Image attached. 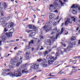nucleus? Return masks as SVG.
<instances>
[{
    "instance_id": "f257e3e1",
    "label": "nucleus",
    "mask_w": 80,
    "mask_h": 80,
    "mask_svg": "<svg viewBox=\"0 0 80 80\" xmlns=\"http://www.w3.org/2000/svg\"><path fill=\"white\" fill-rule=\"evenodd\" d=\"M5 31L3 32L2 35H3V36H1L0 37V38L2 39V41L3 42H5V40H6L7 39V37L5 36L6 35L7 37H12V33H13V32H5Z\"/></svg>"
},
{
    "instance_id": "f03ea898",
    "label": "nucleus",
    "mask_w": 80,
    "mask_h": 80,
    "mask_svg": "<svg viewBox=\"0 0 80 80\" xmlns=\"http://www.w3.org/2000/svg\"><path fill=\"white\" fill-rule=\"evenodd\" d=\"M10 75V77H12V78L16 77H21L22 73L20 71H19V69H18V71L14 72V73H12V72H10L6 74V75Z\"/></svg>"
},
{
    "instance_id": "7ed1b4c3",
    "label": "nucleus",
    "mask_w": 80,
    "mask_h": 80,
    "mask_svg": "<svg viewBox=\"0 0 80 80\" xmlns=\"http://www.w3.org/2000/svg\"><path fill=\"white\" fill-rule=\"evenodd\" d=\"M64 30V29H63V28H62L61 32H59V31H60V29H58L56 31V33H57V32L58 33L57 34V35H53L52 36V37H50L51 38V40H52V42H54V41H55V38L56 39H57V37H58V36H59L60 35H61V34H62V33H63V32Z\"/></svg>"
},
{
    "instance_id": "20e7f679",
    "label": "nucleus",
    "mask_w": 80,
    "mask_h": 80,
    "mask_svg": "<svg viewBox=\"0 0 80 80\" xmlns=\"http://www.w3.org/2000/svg\"><path fill=\"white\" fill-rule=\"evenodd\" d=\"M51 23H49V21L48 22V23L47 24L44 25L43 27H42V28L41 29V34H42V33H43V31H44V30H45L47 29V28H48V27H49Z\"/></svg>"
},
{
    "instance_id": "39448f33",
    "label": "nucleus",
    "mask_w": 80,
    "mask_h": 80,
    "mask_svg": "<svg viewBox=\"0 0 80 80\" xmlns=\"http://www.w3.org/2000/svg\"><path fill=\"white\" fill-rule=\"evenodd\" d=\"M39 66V64L37 65L36 63L34 64L32 66H31L30 67V68L29 69L30 71L32 70V69L33 70H36V69H37L38 68V67Z\"/></svg>"
},
{
    "instance_id": "423d86ee",
    "label": "nucleus",
    "mask_w": 80,
    "mask_h": 80,
    "mask_svg": "<svg viewBox=\"0 0 80 80\" xmlns=\"http://www.w3.org/2000/svg\"><path fill=\"white\" fill-rule=\"evenodd\" d=\"M18 60L17 59H14L11 60V63L12 66H14V65H15V63H16L17 62H18Z\"/></svg>"
},
{
    "instance_id": "0eeeda50",
    "label": "nucleus",
    "mask_w": 80,
    "mask_h": 80,
    "mask_svg": "<svg viewBox=\"0 0 80 80\" xmlns=\"http://www.w3.org/2000/svg\"><path fill=\"white\" fill-rule=\"evenodd\" d=\"M70 18H68L67 19V20L66 21L64 25L65 26H67L68 24V23H70L71 24L72 23V22H70Z\"/></svg>"
},
{
    "instance_id": "6e6552de",
    "label": "nucleus",
    "mask_w": 80,
    "mask_h": 80,
    "mask_svg": "<svg viewBox=\"0 0 80 80\" xmlns=\"http://www.w3.org/2000/svg\"><path fill=\"white\" fill-rule=\"evenodd\" d=\"M57 2H58V0H55V1L53 3V4H54V6L56 8L58 6V3H57Z\"/></svg>"
},
{
    "instance_id": "1a4fd4ad",
    "label": "nucleus",
    "mask_w": 80,
    "mask_h": 80,
    "mask_svg": "<svg viewBox=\"0 0 80 80\" xmlns=\"http://www.w3.org/2000/svg\"><path fill=\"white\" fill-rule=\"evenodd\" d=\"M71 48H73V45H72V46L70 45V44L69 46H68L67 48V51L69 52L71 50Z\"/></svg>"
},
{
    "instance_id": "9d476101",
    "label": "nucleus",
    "mask_w": 80,
    "mask_h": 80,
    "mask_svg": "<svg viewBox=\"0 0 80 80\" xmlns=\"http://www.w3.org/2000/svg\"><path fill=\"white\" fill-rule=\"evenodd\" d=\"M46 44L47 45H51V40L50 39H48L47 40L46 42Z\"/></svg>"
},
{
    "instance_id": "9b49d317",
    "label": "nucleus",
    "mask_w": 80,
    "mask_h": 80,
    "mask_svg": "<svg viewBox=\"0 0 80 80\" xmlns=\"http://www.w3.org/2000/svg\"><path fill=\"white\" fill-rule=\"evenodd\" d=\"M32 30L34 32H38V28L34 26L32 27Z\"/></svg>"
},
{
    "instance_id": "f8f14e48",
    "label": "nucleus",
    "mask_w": 80,
    "mask_h": 80,
    "mask_svg": "<svg viewBox=\"0 0 80 80\" xmlns=\"http://www.w3.org/2000/svg\"><path fill=\"white\" fill-rule=\"evenodd\" d=\"M30 55V53L27 52L26 53V55L24 56L25 58H26V59H29L30 58V57L29 56Z\"/></svg>"
},
{
    "instance_id": "ddd939ff",
    "label": "nucleus",
    "mask_w": 80,
    "mask_h": 80,
    "mask_svg": "<svg viewBox=\"0 0 80 80\" xmlns=\"http://www.w3.org/2000/svg\"><path fill=\"white\" fill-rule=\"evenodd\" d=\"M51 51H52V49H51L49 50L48 51H46L44 52V56H46V55H47V54H48V53H49V52H50Z\"/></svg>"
},
{
    "instance_id": "4468645a",
    "label": "nucleus",
    "mask_w": 80,
    "mask_h": 80,
    "mask_svg": "<svg viewBox=\"0 0 80 80\" xmlns=\"http://www.w3.org/2000/svg\"><path fill=\"white\" fill-rule=\"evenodd\" d=\"M55 17V14L53 13L51 14L49 16V19H52Z\"/></svg>"
},
{
    "instance_id": "2eb2a0df",
    "label": "nucleus",
    "mask_w": 80,
    "mask_h": 80,
    "mask_svg": "<svg viewBox=\"0 0 80 80\" xmlns=\"http://www.w3.org/2000/svg\"><path fill=\"white\" fill-rule=\"evenodd\" d=\"M54 7V8H55V6L54 5V4H53V5H50V7L49 8V10H53V7Z\"/></svg>"
},
{
    "instance_id": "dca6fc26",
    "label": "nucleus",
    "mask_w": 80,
    "mask_h": 80,
    "mask_svg": "<svg viewBox=\"0 0 80 80\" xmlns=\"http://www.w3.org/2000/svg\"><path fill=\"white\" fill-rule=\"evenodd\" d=\"M36 34L35 32H32L29 35V37H33Z\"/></svg>"
},
{
    "instance_id": "f3484780",
    "label": "nucleus",
    "mask_w": 80,
    "mask_h": 80,
    "mask_svg": "<svg viewBox=\"0 0 80 80\" xmlns=\"http://www.w3.org/2000/svg\"><path fill=\"white\" fill-rule=\"evenodd\" d=\"M27 70V69H24V70H23L22 71V73H30V71H25Z\"/></svg>"
},
{
    "instance_id": "a211bd4d",
    "label": "nucleus",
    "mask_w": 80,
    "mask_h": 80,
    "mask_svg": "<svg viewBox=\"0 0 80 80\" xmlns=\"http://www.w3.org/2000/svg\"><path fill=\"white\" fill-rule=\"evenodd\" d=\"M10 69H5L4 70H3L4 72H10Z\"/></svg>"
},
{
    "instance_id": "6ab92c4d",
    "label": "nucleus",
    "mask_w": 80,
    "mask_h": 80,
    "mask_svg": "<svg viewBox=\"0 0 80 80\" xmlns=\"http://www.w3.org/2000/svg\"><path fill=\"white\" fill-rule=\"evenodd\" d=\"M50 62H52V63H53V62H54V60L50 61V60H48V65H50L51 64H52V63H50Z\"/></svg>"
},
{
    "instance_id": "aec40b11",
    "label": "nucleus",
    "mask_w": 80,
    "mask_h": 80,
    "mask_svg": "<svg viewBox=\"0 0 80 80\" xmlns=\"http://www.w3.org/2000/svg\"><path fill=\"white\" fill-rule=\"evenodd\" d=\"M22 60H20L19 62H18L16 65V66L17 67H18L19 65H20V64H21V63H22Z\"/></svg>"
},
{
    "instance_id": "412c9836",
    "label": "nucleus",
    "mask_w": 80,
    "mask_h": 80,
    "mask_svg": "<svg viewBox=\"0 0 80 80\" xmlns=\"http://www.w3.org/2000/svg\"><path fill=\"white\" fill-rule=\"evenodd\" d=\"M25 50H28V49H30V46H29V45L28 46L26 45L25 46Z\"/></svg>"
},
{
    "instance_id": "4be33fe9",
    "label": "nucleus",
    "mask_w": 80,
    "mask_h": 80,
    "mask_svg": "<svg viewBox=\"0 0 80 80\" xmlns=\"http://www.w3.org/2000/svg\"><path fill=\"white\" fill-rule=\"evenodd\" d=\"M28 28L29 29H32V25L30 24H28L27 25Z\"/></svg>"
},
{
    "instance_id": "5701e85b",
    "label": "nucleus",
    "mask_w": 80,
    "mask_h": 80,
    "mask_svg": "<svg viewBox=\"0 0 80 80\" xmlns=\"http://www.w3.org/2000/svg\"><path fill=\"white\" fill-rule=\"evenodd\" d=\"M72 14H73L74 15H75V14H76L77 13V11H76V10L75 9H72Z\"/></svg>"
},
{
    "instance_id": "b1692460",
    "label": "nucleus",
    "mask_w": 80,
    "mask_h": 80,
    "mask_svg": "<svg viewBox=\"0 0 80 80\" xmlns=\"http://www.w3.org/2000/svg\"><path fill=\"white\" fill-rule=\"evenodd\" d=\"M54 57H53V56H51L50 58V59H53V60H57V57H55V58H54Z\"/></svg>"
},
{
    "instance_id": "393cba45",
    "label": "nucleus",
    "mask_w": 80,
    "mask_h": 80,
    "mask_svg": "<svg viewBox=\"0 0 80 80\" xmlns=\"http://www.w3.org/2000/svg\"><path fill=\"white\" fill-rule=\"evenodd\" d=\"M14 25V24L13 23H11L10 24V25L8 26V27H9V28H10L11 27H13Z\"/></svg>"
},
{
    "instance_id": "a878e982",
    "label": "nucleus",
    "mask_w": 80,
    "mask_h": 80,
    "mask_svg": "<svg viewBox=\"0 0 80 80\" xmlns=\"http://www.w3.org/2000/svg\"><path fill=\"white\" fill-rule=\"evenodd\" d=\"M71 8H73V9H76L77 8L75 7V4H73L71 7Z\"/></svg>"
},
{
    "instance_id": "bb28decb",
    "label": "nucleus",
    "mask_w": 80,
    "mask_h": 80,
    "mask_svg": "<svg viewBox=\"0 0 80 80\" xmlns=\"http://www.w3.org/2000/svg\"><path fill=\"white\" fill-rule=\"evenodd\" d=\"M31 43H32L33 44L34 43V42H33V40H31V42H29V46H30V45Z\"/></svg>"
},
{
    "instance_id": "cd10ccee",
    "label": "nucleus",
    "mask_w": 80,
    "mask_h": 80,
    "mask_svg": "<svg viewBox=\"0 0 80 80\" xmlns=\"http://www.w3.org/2000/svg\"><path fill=\"white\" fill-rule=\"evenodd\" d=\"M5 18H6L5 17L4 18H1V19H0V22H2L4 20V19H5Z\"/></svg>"
},
{
    "instance_id": "c85d7f7f",
    "label": "nucleus",
    "mask_w": 80,
    "mask_h": 80,
    "mask_svg": "<svg viewBox=\"0 0 80 80\" xmlns=\"http://www.w3.org/2000/svg\"><path fill=\"white\" fill-rule=\"evenodd\" d=\"M71 18H72V20H73V22H75V20H76V18H74L73 17H72Z\"/></svg>"
},
{
    "instance_id": "c756f323",
    "label": "nucleus",
    "mask_w": 80,
    "mask_h": 80,
    "mask_svg": "<svg viewBox=\"0 0 80 80\" xmlns=\"http://www.w3.org/2000/svg\"><path fill=\"white\" fill-rule=\"evenodd\" d=\"M4 10H5L6 9V7H7V4H6V2H5L4 4Z\"/></svg>"
},
{
    "instance_id": "7c9ffc66",
    "label": "nucleus",
    "mask_w": 80,
    "mask_h": 80,
    "mask_svg": "<svg viewBox=\"0 0 80 80\" xmlns=\"http://www.w3.org/2000/svg\"><path fill=\"white\" fill-rule=\"evenodd\" d=\"M59 2H60V3H61V5L62 6H63V5L64 4V3H63V2H62V1H61V0H59Z\"/></svg>"
},
{
    "instance_id": "2f4dec72",
    "label": "nucleus",
    "mask_w": 80,
    "mask_h": 80,
    "mask_svg": "<svg viewBox=\"0 0 80 80\" xmlns=\"http://www.w3.org/2000/svg\"><path fill=\"white\" fill-rule=\"evenodd\" d=\"M76 44H77V42L76 41H74L72 43V44L73 45H76Z\"/></svg>"
},
{
    "instance_id": "473e14b6",
    "label": "nucleus",
    "mask_w": 80,
    "mask_h": 80,
    "mask_svg": "<svg viewBox=\"0 0 80 80\" xmlns=\"http://www.w3.org/2000/svg\"><path fill=\"white\" fill-rule=\"evenodd\" d=\"M72 70V72H73V73H75V72H77V69H73Z\"/></svg>"
},
{
    "instance_id": "72a5a7b5",
    "label": "nucleus",
    "mask_w": 80,
    "mask_h": 80,
    "mask_svg": "<svg viewBox=\"0 0 80 80\" xmlns=\"http://www.w3.org/2000/svg\"><path fill=\"white\" fill-rule=\"evenodd\" d=\"M50 55H48L46 57L47 59V60H49V59H50Z\"/></svg>"
},
{
    "instance_id": "f704fd0d",
    "label": "nucleus",
    "mask_w": 80,
    "mask_h": 80,
    "mask_svg": "<svg viewBox=\"0 0 80 80\" xmlns=\"http://www.w3.org/2000/svg\"><path fill=\"white\" fill-rule=\"evenodd\" d=\"M68 43H69V45H71L72 46V41L71 40H70L68 42Z\"/></svg>"
},
{
    "instance_id": "c9c22d12",
    "label": "nucleus",
    "mask_w": 80,
    "mask_h": 80,
    "mask_svg": "<svg viewBox=\"0 0 80 80\" xmlns=\"http://www.w3.org/2000/svg\"><path fill=\"white\" fill-rule=\"evenodd\" d=\"M42 66L43 67H47V65L46 64H43L42 65Z\"/></svg>"
},
{
    "instance_id": "e433bc0d",
    "label": "nucleus",
    "mask_w": 80,
    "mask_h": 80,
    "mask_svg": "<svg viewBox=\"0 0 80 80\" xmlns=\"http://www.w3.org/2000/svg\"><path fill=\"white\" fill-rule=\"evenodd\" d=\"M10 30H12V32H13H13H15V30H14V28H12L9 31H10Z\"/></svg>"
},
{
    "instance_id": "4c0bfd02",
    "label": "nucleus",
    "mask_w": 80,
    "mask_h": 80,
    "mask_svg": "<svg viewBox=\"0 0 80 80\" xmlns=\"http://www.w3.org/2000/svg\"><path fill=\"white\" fill-rule=\"evenodd\" d=\"M32 30H28V29L26 31L28 33H29V32H32Z\"/></svg>"
},
{
    "instance_id": "58836bf2",
    "label": "nucleus",
    "mask_w": 80,
    "mask_h": 80,
    "mask_svg": "<svg viewBox=\"0 0 80 80\" xmlns=\"http://www.w3.org/2000/svg\"><path fill=\"white\" fill-rule=\"evenodd\" d=\"M37 61L38 62H41V61H42V59H41V58H39V59H37Z\"/></svg>"
},
{
    "instance_id": "ea45409f",
    "label": "nucleus",
    "mask_w": 80,
    "mask_h": 80,
    "mask_svg": "<svg viewBox=\"0 0 80 80\" xmlns=\"http://www.w3.org/2000/svg\"><path fill=\"white\" fill-rule=\"evenodd\" d=\"M60 52H61V55H63V53L64 52H62V50H61L60 51Z\"/></svg>"
},
{
    "instance_id": "a19ab883",
    "label": "nucleus",
    "mask_w": 80,
    "mask_h": 80,
    "mask_svg": "<svg viewBox=\"0 0 80 80\" xmlns=\"http://www.w3.org/2000/svg\"><path fill=\"white\" fill-rule=\"evenodd\" d=\"M4 32H6L7 31H8V30L6 28H5L4 30Z\"/></svg>"
},
{
    "instance_id": "79ce46f5",
    "label": "nucleus",
    "mask_w": 80,
    "mask_h": 80,
    "mask_svg": "<svg viewBox=\"0 0 80 80\" xmlns=\"http://www.w3.org/2000/svg\"><path fill=\"white\" fill-rule=\"evenodd\" d=\"M57 30V27H56V28H54L53 29V31H55V32H56Z\"/></svg>"
},
{
    "instance_id": "37998d69",
    "label": "nucleus",
    "mask_w": 80,
    "mask_h": 80,
    "mask_svg": "<svg viewBox=\"0 0 80 80\" xmlns=\"http://www.w3.org/2000/svg\"><path fill=\"white\" fill-rule=\"evenodd\" d=\"M57 22H54V24H53V26H55L56 25H57Z\"/></svg>"
},
{
    "instance_id": "c03bdc74",
    "label": "nucleus",
    "mask_w": 80,
    "mask_h": 80,
    "mask_svg": "<svg viewBox=\"0 0 80 80\" xmlns=\"http://www.w3.org/2000/svg\"><path fill=\"white\" fill-rule=\"evenodd\" d=\"M37 76H35L34 77L32 78L31 79L32 80H33V79H34L35 78H37Z\"/></svg>"
},
{
    "instance_id": "a18cd8bd",
    "label": "nucleus",
    "mask_w": 80,
    "mask_h": 80,
    "mask_svg": "<svg viewBox=\"0 0 80 80\" xmlns=\"http://www.w3.org/2000/svg\"><path fill=\"white\" fill-rule=\"evenodd\" d=\"M76 62H77V60H75L73 62V63H74V64H75V63H76Z\"/></svg>"
},
{
    "instance_id": "49530a36",
    "label": "nucleus",
    "mask_w": 80,
    "mask_h": 80,
    "mask_svg": "<svg viewBox=\"0 0 80 80\" xmlns=\"http://www.w3.org/2000/svg\"><path fill=\"white\" fill-rule=\"evenodd\" d=\"M10 18V16H9L7 18V19L8 20Z\"/></svg>"
},
{
    "instance_id": "de8ad7c7",
    "label": "nucleus",
    "mask_w": 80,
    "mask_h": 80,
    "mask_svg": "<svg viewBox=\"0 0 80 80\" xmlns=\"http://www.w3.org/2000/svg\"><path fill=\"white\" fill-rule=\"evenodd\" d=\"M55 32H51V34L52 35H53V34H55Z\"/></svg>"
},
{
    "instance_id": "09e8293b",
    "label": "nucleus",
    "mask_w": 80,
    "mask_h": 80,
    "mask_svg": "<svg viewBox=\"0 0 80 80\" xmlns=\"http://www.w3.org/2000/svg\"><path fill=\"white\" fill-rule=\"evenodd\" d=\"M53 20H52L51 21H49V23H53Z\"/></svg>"
},
{
    "instance_id": "8fccbe9b",
    "label": "nucleus",
    "mask_w": 80,
    "mask_h": 80,
    "mask_svg": "<svg viewBox=\"0 0 80 80\" xmlns=\"http://www.w3.org/2000/svg\"><path fill=\"white\" fill-rule=\"evenodd\" d=\"M6 73H7V72H3L2 73V75H5V74H6Z\"/></svg>"
},
{
    "instance_id": "3c124183",
    "label": "nucleus",
    "mask_w": 80,
    "mask_h": 80,
    "mask_svg": "<svg viewBox=\"0 0 80 80\" xmlns=\"http://www.w3.org/2000/svg\"><path fill=\"white\" fill-rule=\"evenodd\" d=\"M27 65H28V64H27V63H26L25 64H24L23 65V66H24V67H26V66H27Z\"/></svg>"
},
{
    "instance_id": "603ef678",
    "label": "nucleus",
    "mask_w": 80,
    "mask_h": 80,
    "mask_svg": "<svg viewBox=\"0 0 80 80\" xmlns=\"http://www.w3.org/2000/svg\"><path fill=\"white\" fill-rule=\"evenodd\" d=\"M57 48V46H53L52 47V49H53V48Z\"/></svg>"
},
{
    "instance_id": "864d4df0",
    "label": "nucleus",
    "mask_w": 80,
    "mask_h": 80,
    "mask_svg": "<svg viewBox=\"0 0 80 80\" xmlns=\"http://www.w3.org/2000/svg\"><path fill=\"white\" fill-rule=\"evenodd\" d=\"M28 19V18H25L24 19V21H26V20H27Z\"/></svg>"
},
{
    "instance_id": "5fc2aeb1",
    "label": "nucleus",
    "mask_w": 80,
    "mask_h": 80,
    "mask_svg": "<svg viewBox=\"0 0 80 80\" xmlns=\"http://www.w3.org/2000/svg\"><path fill=\"white\" fill-rule=\"evenodd\" d=\"M50 78H47L48 79H50Z\"/></svg>"
},
{
    "instance_id": "6e6d98bb",
    "label": "nucleus",
    "mask_w": 80,
    "mask_h": 80,
    "mask_svg": "<svg viewBox=\"0 0 80 80\" xmlns=\"http://www.w3.org/2000/svg\"><path fill=\"white\" fill-rule=\"evenodd\" d=\"M71 41H73L75 40V39H74V38H71Z\"/></svg>"
},
{
    "instance_id": "4d7b16f0",
    "label": "nucleus",
    "mask_w": 80,
    "mask_h": 80,
    "mask_svg": "<svg viewBox=\"0 0 80 80\" xmlns=\"http://www.w3.org/2000/svg\"><path fill=\"white\" fill-rule=\"evenodd\" d=\"M39 47H40V46H38L37 48V51H38V50L39 49Z\"/></svg>"
},
{
    "instance_id": "13d9d810",
    "label": "nucleus",
    "mask_w": 80,
    "mask_h": 80,
    "mask_svg": "<svg viewBox=\"0 0 80 80\" xmlns=\"http://www.w3.org/2000/svg\"><path fill=\"white\" fill-rule=\"evenodd\" d=\"M75 7H76V8H78V5H76V4H75Z\"/></svg>"
},
{
    "instance_id": "bf43d9fd",
    "label": "nucleus",
    "mask_w": 80,
    "mask_h": 80,
    "mask_svg": "<svg viewBox=\"0 0 80 80\" xmlns=\"http://www.w3.org/2000/svg\"><path fill=\"white\" fill-rule=\"evenodd\" d=\"M40 38H43V37L42 36H41L40 37Z\"/></svg>"
},
{
    "instance_id": "052dcab7",
    "label": "nucleus",
    "mask_w": 80,
    "mask_h": 80,
    "mask_svg": "<svg viewBox=\"0 0 80 80\" xmlns=\"http://www.w3.org/2000/svg\"><path fill=\"white\" fill-rule=\"evenodd\" d=\"M54 12H56V13H58V11L57 10H56L54 11Z\"/></svg>"
},
{
    "instance_id": "680f3d73",
    "label": "nucleus",
    "mask_w": 80,
    "mask_h": 80,
    "mask_svg": "<svg viewBox=\"0 0 80 80\" xmlns=\"http://www.w3.org/2000/svg\"><path fill=\"white\" fill-rule=\"evenodd\" d=\"M62 46H63L64 47H66V45H65V44H62Z\"/></svg>"
},
{
    "instance_id": "e2e57ef3",
    "label": "nucleus",
    "mask_w": 80,
    "mask_h": 80,
    "mask_svg": "<svg viewBox=\"0 0 80 80\" xmlns=\"http://www.w3.org/2000/svg\"><path fill=\"white\" fill-rule=\"evenodd\" d=\"M67 49H64V51H63L64 52H67Z\"/></svg>"
},
{
    "instance_id": "0e129e2a",
    "label": "nucleus",
    "mask_w": 80,
    "mask_h": 80,
    "mask_svg": "<svg viewBox=\"0 0 80 80\" xmlns=\"http://www.w3.org/2000/svg\"><path fill=\"white\" fill-rule=\"evenodd\" d=\"M22 40L23 41H24V42H26L27 41V40H26V39H22Z\"/></svg>"
},
{
    "instance_id": "69168bd1",
    "label": "nucleus",
    "mask_w": 80,
    "mask_h": 80,
    "mask_svg": "<svg viewBox=\"0 0 80 80\" xmlns=\"http://www.w3.org/2000/svg\"><path fill=\"white\" fill-rule=\"evenodd\" d=\"M5 57L6 58L8 57V55H7V54H6V55H5Z\"/></svg>"
},
{
    "instance_id": "338daca9",
    "label": "nucleus",
    "mask_w": 80,
    "mask_h": 80,
    "mask_svg": "<svg viewBox=\"0 0 80 80\" xmlns=\"http://www.w3.org/2000/svg\"><path fill=\"white\" fill-rule=\"evenodd\" d=\"M3 9V7H0V10H2Z\"/></svg>"
},
{
    "instance_id": "774afa93",
    "label": "nucleus",
    "mask_w": 80,
    "mask_h": 80,
    "mask_svg": "<svg viewBox=\"0 0 80 80\" xmlns=\"http://www.w3.org/2000/svg\"><path fill=\"white\" fill-rule=\"evenodd\" d=\"M17 47H15L14 48V50H16L17 49Z\"/></svg>"
}]
</instances>
